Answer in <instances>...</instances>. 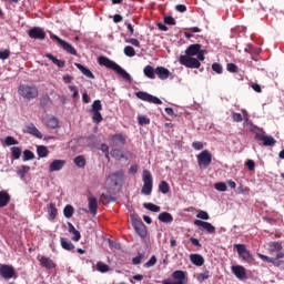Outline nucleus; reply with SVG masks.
<instances>
[{
  "label": "nucleus",
  "instance_id": "49",
  "mask_svg": "<svg viewBox=\"0 0 284 284\" xmlns=\"http://www.w3.org/2000/svg\"><path fill=\"white\" fill-rule=\"evenodd\" d=\"M140 125H150V120L145 115L138 116Z\"/></svg>",
  "mask_w": 284,
  "mask_h": 284
},
{
  "label": "nucleus",
  "instance_id": "61",
  "mask_svg": "<svg viewBox=\"0 0 284 284\" xmlns=\"http://www.w3.org/2000/svg\"><path fill=\"white\" fill-rule=\"evenodd\" d=\"M141 261H143V255L139 254L138 256L133 257L132 263L133 265H140Z\"/></svg>",
  "mask_w": 284,
  "mask_h": 284
},
{
  "label": "nucleus",
  "instance_id": "3",
  "mask_svg": "<svg viewBox=\"0 0 284 284\" xmlns=\"http://www.w3.org/2000/svg\"><path fill=\"white\" fill-rule=\"evenodd\" d=\"M252 132L255 134V139L257 141H262L263 145L266 148H273V145H276V139L272 135H267L263 129H258V126H253L251 129Z\"/></svg>",
  "mask_w": 284,
  "mask_h": 284
},
{
  "label": "nucleus",
  "instance_id": "6",
  "mask_svg": "<svg viewBox=\"0 0 284 284\" xmlns=\"http://www.w3.org/2000/svg\"><path fill=\"white\" fill-rule=\"evenodd\" d=\"M135 97L140 99L141 101H146V103H154V105H162L163 101L159 99L158 97H154L148 92L139 91L135 93Z\"/></svg>",
  "mask_w": 284,
  "mask_h": 284
},
{
  "label": "nucleus",
  "instance_id": "25",
  "mask_svg": "<svg viewBox=\"0 0 284 284\" xmlns=\"http://www.w3.org/2000/svg\"><path fill=\"white\" fill-rule=\"evenodd\" d=\"M60 243H61V247L63 250H67L68 252L74 250V244H72V242L65 237H61Z\"/></svg>",
  "mask_w": 284,
  "mask_h": 284
},
{
  "label": "nucleus",
  "instance_id": "17",
  "mask_svg": "<svg viewBox=\"0 0 284 284\" xmlns=\"http://www.w3.org/2000/svg\"><path fill=\"white\" fill-rule=\"evenodd\" d=\"M65 165V160H54L49 165V172H60Z\"/></svg>",
  "mask_w": 284,
  "mask_h": 284
},
{
  "label": "nucleus",
  "instance_id": "36",
  "mask_svg": "<svg viewBox=\"0 0 284 284\" xmlns=\"http://www.w3.org/2000/svg\"><path fill=\"white\" fill-rule=\"evenodd\" d=\"M28 172H30V166L28 165H22L18 171L17 174L18 176H20V179H24L26 174H28Z\"/></svg>",
  "mask_w": 284,
  "mask_h": 284
},
{
  "label": "nucleus",
  "instance_id": "2",
  "mask_svg": "<svg viewBox=\"0 0 284 284\" xmlns=\"http://www.w3.org/2000/svg\"><path fill=\"white\" fill-rule=\"evenodd\" d=\"M98 63H100V65H104V68L114 70V72H116V74H120V77H122V79H125V81H130L132 79L128 71H125L123 68H121V65L116 64V62L110 60L109 58L100 57L98 59Z\"/></svg>",
  "mask_w": 284,
  "mask_h": 284
},
{
  "label": "nucleus",
  "instance_id": "54",
  "mask_svg": "<svg viewBox=\"0 0 284 284\" xmlns=\"http://www.w3.org/2000/svg\"><path fill=\"white\" fill-rule=\"evenodd\" d=\"M212 70H213V72H216V74H222L223 67H221V64H219V63H213L212 64Z\"/></svg>",
  "mask_w": 284,
  "mask_h": 284
},
{
  "label": "nucleus",
  "instance_id": "27",
  "mask_svg": "<svg viewBox=\"0 0 284 284\" xmlns=\"http://www.w3.org/2000/svg\"><path fill=\"white\" fill-rule=\"evenodd\" d=\"M143 72L148 77V79H156V69H154V67L146 65Z\"/></svg>",
  "mask_w": 284,
  "mask_h": 284
},
{
  "label": "nucleus",
  "instance_id": "21",
  "mask_svg": "<svg viewBox=\"0 0 284 284\" xmlns=\"http://www.w3.org/2000/svg\"><path fill=\"white\" fill-rule=\"evenodd\" d=\"M75 68H78V70H80V72H82L87 79H94V73H92V71H90V69L85 68L83 64L75 63Z\"/></svg>",
  "mask_w": 284,
  "mask_h": 284
},
{
  "label": "nucleus",
  "instance_id": "34",
  "mask_svg": "<svg viewBox=\"0 0 284 284\" xmlns=\"http://www.w3.org/2000/svg\"><path fill=\"white\" fill-rule=\"evenodd\" d=\"M65 219H72L74 215V207L72 205H67L63 210Z\"/></svg>",
  "mask_w": 284,
  "mask_h": 284
},
{
  "label": "nucleus",
  "instance_id": "13",
  "mask_svg": "<svg viewBox=\"0 0 284 284\" xmlns=\"http://www.w3.org/2000/svg\"><path fill=\"white\" fill-rule=\"evenodd\" d=\"M30 39H38L39 41H43L45 39V31L40 27H33L28 31Z\"/></svg>",
  "mask_w": 284,
  "mask_h": 284
},
{
  "label": "nucleus",
  "instance_id": "64",
  "mask_svg": "<svg viewBox=\"0 0 284 284\" xmlns=\"http://www.w3.org/2000/svg\"><path fill=\"white\" fill-rule=\"evenodd\" d=\"M251 88H252L255 92H262V90H261V84L251 83Z\"/></svg>",
  "mask_w": 284,
  "mask_h": 284
},
{
  "label": "nucleus",
  "instance_id": "33",
  "mask_svg": "<svg viewBox=\"0 0 284 284\" xmlns=\"http://www.w3.org/2000/svg\"><path fill=\"white\" fill-rule=\"evenodd\" d=\"M37 152H38V156H40L41 159H45V156H48V154L50 153L48 151V148L44 145L38 146Z\"/></svg>",
  "mask_w": 284,
  "mask_h": 284
},
{
  "label": "nucleus",
  "instance_id": "57",
  "mask_svg": "<svg viewBox=\"0 0 284 284\" xmlns=\"http://www.w3.org/2000/svg\"><path fill=\"white\" fill-rule=\"evenodd\" d=\"M207 278H210V272H204V273H201L199 276H197V281H200V283H202V281H207Z\"/></svg>",
  "mask_w": 284,
  "mask_h": 284
},
{
  "label": "nucleus",
  "instance_id": "14",
  "mask_svg": "<svg viewBox=\"0 0 284 284\" xmlns=\"http://www.w3.org/2000/svg\"><path fill=\"white\" fill-rule=\"evenodd\" d=\"M231 271L233 272L234 276H236V278H239V281H245V278H247V272L241 265H233L231 267Z\"/></svg>",
  "mask_w": 284,
  "mask_h": 284
},
{
  "label": "nucleus",
  "instance_id": "9",
  "mask_svg": "<svg viewBox=\"0 0 284 284\" xmlns=\"http://www.w3.org/2000/svg\"><path fill=\"white\" fill-rule=\"evenodd\" d=\"M197 163L200 168H210V164L212 163V153L210 151L204 150L197 155Z\"/></svg>",
  "mask_w": 284,
  "mask_h": 284
},
{
  "label": "nucleus",
  "instance_id": "7",
  "mask_svg": "<svg viewBox=\"0 0 284 284\" xmlns=\"http://www.w3.org/2000/svg\"><path fill=\"white\" fill-rule=\"evenodd\" d=\"M172 280H164L162 284H186L185 272L183 271H174L172 273Z\"/></svg>",
  "mask_w": 284,
  "mask_h": 284
},
{
  "label": "nucleus",
  "instance_id": "53",
  "mask_svg": "<svg viewBox=\"0 0 284 284\" xmlns=\"http://www.w3.org/2000/svg\"><path fill=\"white\" fill-rule=\"evenodd\" d=\"M10 57V50L6 49V50H0V59L2 61H6V59H9Z\"/></svg>",
  "mask_w": 284,
  "mask_h": 284
},
{
  "label": "nucleus",
  "instance_id": "45",
  "mask_svg": "<svg viewBox=\"0 0 284 284\" xmlns=\"http://www.w3.org/2000/svg\"><path fill=\"white\" fill-rule=\"evenodd\" d=\"M124 54L125 57H136V51L133 47L128 45L124 48Z\"/></svg>",
  "mask_w": 284,
  "mask_h": 284
},
{
  "label": "nucleus",
  "instance_id": "35",
  "mask_svg": "<svg viewBox=\"0 0 284 284\" xmlns=\"http://www.w3.org/2000/svg\"><path fill=\"white\" fill-rule=\"evenodd\" d=\"M97 270H98V272L105 274V272H110V266L103 262H98Z\"/></svg>",
  "mask_w": 284,
  "mask_h": 284
},
{
  "label": "nucleus",
  "instance_id": "26",
  "mask_svg": "<svg viewBox=\"0 0 284 284\" xmlns=\"http://www.w3.org/2000/svg\"><path fill=\"white\" fill-rule=\"evenodd\" d=\"M10 203V194L4 191H0V207H6Z\"/></svg>",
  "mask_w": 284,
  "mask_h": 284
},
{
  "label": "nucleus",
  "instance_id": "55",
  "mask_svg": "<svg viewBox=\"0 0 284 284\" xmlns=\"http://www.w3.org/2000/svg\"><path fill=\"white\" fill-rule=\"evenodd\" d=\"M100 150L104 152L106 159H110V146L108 144H101Z\"/></svg>",
  "mask_w": 284,
  "mask_h": 284
},
{
  "label": "nucleus",
  "instance_id": "59",
  "mask_svg": "<svg viewBox=\"0 0 284 284\" xmlns=\"http://www.w3.org/2000/svg\"><path fill=\"white\" fill-rule=\"evenodd\" d=\"M153 265H156V256L154 255L145 263V267H153Z\"/></svg>",
  "mask_w": 284,
  "mask_h": 284
},
{
  "label": "nucleus",
  "instance_id": "11",
  "mask_svg": "<svg viewBox=\"0 0 284 284\" xmlns=\"http://www.w3.org/2000/svg\"><path fill=\"white\" fill-rule=\"evenodd\" d=\"M14 267L8 265V264H2L0 266V276L4 278L6 281H10V278H14Z\"/></svg>",
  "mask_w": 284,
  "mask_h": 284
},
{
  "label": "nucleus",
  "instance_id": "24",
  "mask_svg": "<svg viewBox=\"0 0 284 284\" xmlns=\"http://www.w3.org/2000/svg\"><path fill=\"white\" fill-rule=\"evenodd\" d=\"M159 221L162 223H172L174 221V217L169 212H162L158 216Z\"/></svg>",
  "mask_w": 284,
  "mask_h": 284
},
{
  "label": "nucleus",
  "instance_id": "12",
  "mask_svg": "<svg viewBox=\"0 0 284 284\" xmlns=\"http://www.w3.org/2000/svg\"><path fill=\"white\" fill-rule=\"evenodd\" d=\"M234 247L243 261H250L252 258V253L247 250V246L245 244H234Z\"/></svg>",
  "mask_w": 284,
  "mask_h": 284
},
{
  "label": "nucleus",
  "instance_id": "28",
  "mask_svg": "<svg viewBox=\"0 0 284 284\" xmlns=\"http://www.w3.org/2000/svg\"><path fill=\"white\" fill-rule=\"evenodd\" d=\"M48 214H49L50 221H54V219H57L58 210L53 203H50L48 205Z\"/></svg>",
  "mask_w": 284,
  "mask_h": 284
},
{
  "label": "nucleus",
  "instance_id": "50",
  "mask_svg": "<svg viewBox=\"0 0 284 284\" xmlns=\"http://www.w3.org/2000/svg\"><path fill=\"white\" fill-rule=\"evenodd\" d=\"M125 43H131V45H134V48H141V42L134 38L126 39Z\"/></svg>",
  "mask_w": 284,
  "mask_h": 284
},
{
  "label": "nucleus",
  "instance_id": "62",
  "mask_svg": "<svg viewBox=\"0 0 284 284\" xmlns=\"http://www.w3.org/2000/svg\"><path fill=\"white\" fill-rule=\"evenodd\" d=\"M192 148H194V150H203V142H193Z\"/></svg>",
  "mask_w": 284,
  "mask_h": 284
},
{
  "label": "nucleus",
  "instance_id": "22",
  "mask_svg": "<svg viewBox=\"0 0 284 284\" xmlns=\"http://www.w3.org/2000/svg\"><path fill=\"white\" fill-rule=\"evenodd\" d=\"M27 133L32 134L37 139H43V135H41V132L39 131V129H37L34 124L27 125Z\"/></svg>",
  "mask_w": 284,
  "mask_h": 284
},
{
  "label": "nucleus",
  "instance_id": "51",
  "mask_svg": "<svg viewBox=\"0 0 284 284\" xmlns=\"http://www.w3.org/2000/svg\"><path fill=\"white\" fill-rule=\"evenodd\" d=\"M232 120L235 123H241V121H243V115L241 113L233 112L232 113Z\"/></svg>",
  "mask_w": 284,
  "mask_h": 284
},
{
  "label": "nucleus",
  "instance_id": "44",
  "mask_svg": "<svg viewBox=\"0 0 284 284\" xmlns=\"http://www.w3.org/2000/svg\"><path fill=\"white\" fill-rule=\"evenodd\" d=\"M11 154L16 160L21 159V149L19 146H12Z\"/></svg>",
  "mask_w": 284,
  "mask_h": 284
},
{
  "label": "nucleus",
  "instance_id": "40",
  "mask_svg": "<svg viewBox=\"0 0 284 284\" xmlns=\"http://www.w3.org/2000/svg\"><path fill=\"white\" fill-rule=\"evenodd\" d=\"M159 190L162 192V194H168V192H170V184H168L165 181H162L159 185Z\"/></svg>",
  "mask_w": 284,
  "mask_h": 284
},
{
  "label": "nucleus",
  "instance_id": "39",
  "mask_svg": "<svg viewBox=\"0 0 284 284\" xmlns=\"http://www.w3.org/2000/svg\"><path fill=\"white\" fill-rule=\"evenodd\" d=\"M92 113L93 123H101V121H103V115H101V111H92Z\"/></svg>",
  "mask_w": 284,
  "mask_h": 284
},
{
  "label": "nucleus",
  "instance_id": "31",
  "mask_svg": "<svg viewBox=\"0 0 284 284\" xmlns=\"http://www.w3.org/2000/svg\"><path fill=\"white\" fill-rule=\"evenodd\" d=\"M111 156H113V159H116L118 161H121V159H124V154L121 151V149L119 148H112L111 150Z\"/></svg>",
  "mask_w": 284,
  "mask_h": 284
},
{
  "label": "nucleus",
  "instance_id": "4",
  "mask_svg": "<svg viewBox=\"0 0 284 284\" xmlns=\"http://www.w3.org/2000/svg\"><path fill=\"white\" fill-rule=\"evenodd\" d=\"M18 94L23 99L31 101V99H37V97H39V89H37V85L34 84H20L18 88Z\"/></svg>",
  "mask_w": 284,
  "mask_h": 284
},
{
  "label": "nucleus",
  "instance_id": "37",
  "mask_svg": "<svg viewBox=\"0 0 284 284\" xmlns=\"http://www.w3.org/2000/svg\"><path fill=\"white\" fill-rule=\"evenodd\" d=\"M143 206L145 210H149L150 212H161V206L155 205L153 203H144Z\"/></svg>",
  "mask_w": 284,
  "mask_h": 284
},
{
  "label": "nucleus",
  "instance_id": "38",
  "mask_svg": "<svg viewBox=\"0 0 284 284\" xmlns=\"http://www.w3.org/2000/svg\"><path fill=\"white\" fill-rule=\"evenodd\" d=\"M102 110L103 105L101 104V100L93 101L91 112H101Z\"/></svg>",
  "mask_w": 284,
  "mask_h": 284
},
{
  "label": "nucleus",
  "instance_id": "56",
  "mask_svg": "<svg viewBox=\"0 0 284 284\" xmlns=\"http://www.w3.org/2000/svg\"><path fill=\"white\" fill-rule=\"evenodd\" d=\"M258 258L266 261V263H274V257L266 256L264 254L257 253Z\"/></svg>",
  "mask_w": 284,
  "mask_h": 284
},
{
  "label": "nucleus",
  "instance_id": "19",
  "mask_svg": "<svg viewBox=\"0 0 284 284\" xmlns=\"http://www.w3.org/2000/svg\"><path fill=\"white\" fill-rule=\"evenodd\" d=\"M40 265L42 267H45V270H54V267H57V264H54V261H52V258L48 256H42L40 258Z\"/></svg>",
  "mask_w": 284,
  "mask_h": 284
},
{
  "label": "nucleus",
  "instance_id": "20",
  "mask_svg": "<svg viewBox=\"0 0 284 284\" xmlns=\"http://www.w3.org/2000/svg\"><path fill=\"white\" fill-rule=\"evenodd\" d=\"M190 261L191 263H193V265H196L197 267H201L205 263V260L201 254H191Z\"/></svg>",
  "mask_w": 284,
  "mask_h": 284
},
{
  "label": "nucleus",
  "instance_id": "8",
  "mask_svg": "<svg viewBox=\"0 0 284 284\" xmlns=\"http://www.w3.org/2000/svg\"><path fill=\"white\" fill-rule=\"evenodd\" d=\"M50 39H52L53 41H57V43H59V45H61V48L63 50H65V52H69V54L77 55V49H74V47H72V44H70V43L65 42L63 39L59 38L57 34L51 33Z\"/></svg>",
  "mask_w": 284,
  "mask_h": 284
},
{
  "label": "nucleus",
  "instance_id": "16",
  "mask_svg": "<svg viewBox=\"0 0 284 284\" xmlns=\"http://www.w3.org/2000/svg\"><path fill=\"white\" fill-rule=\"evenodd\" d=\"M125 145V136L122 134H115L111 138L112 148H123Z\"/></svg>",
  "mask_w": 284,
  "mask_h": 284
},
{
  "label": "nucleus",
  "instance_id": "41",
  "mask_svg": "<svg viewBox=\"0 0 284 284\" xmlns=\"http://www.w3.org/2000/svg\"><path fill=\"white\" fill-rule=\"evenodd\" d=\"M122 176H123V173L118 172V173L111 174L110 179H111V181H113L114 185H119V182L121 181Z\"/></svg>",
  "mask_w": 284,
  "mask_h": 284
},
{
  "label": "nucleus",
  "instance_id": "52",
  "mask_svg": "<svg viewBox=\"0 0 284 284\" xmlns=\"http://www.w3.org/2000/svg\"><path fill=\"white\" fill-rule=\"evenodd\" d=\"M164 23H166V26H176V20H174L172 16H168L164 18Z\"/></svg>",
  "mask_w": 284,
  "mask_h": 284
},
{
  "label": "nucleus",
  "instance_id": "10",
  "mask_svg": "<svg viewBox=\"0 0 284 284\" xmlns=\"http://www.w3.org/2000/svg\"><path fill=\"white\" fill-rule=\"evenodd\" d=\"M131 219L132 226L134 227L136 234H139L141 239H145V236H148V230H145V224H143L142 221L134 219V216H131Z\"/></svg>",
  "mask_w": 284,
  "mask_h": 284
},
{
  "label": "nucleus",
  "instance_id": "30",
  "mask_svg": "<svg viewBox=\"0 0 284 284\" xmlns=\"http://www.w3.org/2000/svg\"><path fill=\"white\" fill-rule=\"evenodd\" d=\"M47 125L48 128L55 130V128H59V120L55 116H49L47 118Z\"/></svg>",
  "mask_w": 284,
  "mask_h": 284
},
{
  "label": "nucleus",
  "instance_id": "42",
  "mask_svg": "<svg viewBox=\"0 0 284 284\" xmlns=\"http://www.w3.org/2000/svg\"><path fill=\"white\" fill-rule=\"evenodd\" d=\"M214 189L217 190V192H227V184H225V182H217L214 184Z\"/></svg>",
  "mask_w": 284,
  "mask_h": 284
},
{
  "label": "nucleus",
  "instance_id": "1",
  "mask_svg": "<svg viewBox=\"0 0 284 284\" xmlns=\"http://www.w3.org/2000/svg\"><path fill=\"white\" fill-rule=\"evenodd\" d=\"M206 50H201V44H191L184 55H180L181 65L196 70L201 68V61H205Z\"/></svg>",
  "mask_w": 284,
  "mask_h": 284
},
{
  "label": "nucleus",
  "instance_id": "15",
  "mask_svg": "<svg viewBox=\"0 0 284 284\" xmlns=\"http://www.w3.org/2000/svg\"><path fill=\"white\" fill-rule=\"evenodd\" d=\"M193 224L196 225L197 227H203V230H205L207 234H214V232H216V227H214V225H212V223L210 222L195 220Z\"/></svg>",
  "mask_w": 284,
  "mask_h": 284
},
{
  "label": "nucleus",
  "instance_id": "32",
  "mask_svg": "<svg viewBox=\"0 0 284 284\" xmlns=\"http://www.w3.org/2000/svg\"><path fill=\"white\" fill-rule=\"evenodd\" d=\"M268 250L270 252H281V250H283V244L280 242H271L268 244Z\"/></svg>",
  "mask_w": 284,
  "mask_h": 284
},
{
  "label": "nucleus",
  "instance_id": "63",
  "mask_svg": "<svg viewBox=\"0 0 284 284\" xmlns=\"http://www.w3.org/2000/svg\"><path fill=\"white\" fill-rule=\"evenodd\" d=\"M227 70H229V72H237L239 67H236V64H234V63H230V64H227Z\"/></svg>",
  "mask_w": 284,
  "mask_h": 284
},
{
  "label": "nucleus",
  "instance_id": "58",
  "mask_svg": "<svg viewBox=\"0 0 284 284\" xmlns=\"http://www.w3.org/2000/svg\"><path fill=\"white\" fill-rule=\"evenodd\" d=\"M69 90L73 92L72 99H77L79 97V89H77V85H69Z\"/></svg>",
  "mask_w": 284,
  "mask_h": 284
},
{
  "label": "nucleus",
  "instance_id": "18",
  "mask_svg": "<svg viewBox=\"0 0 284 284\" xmlns=\"http://www.w3.org/2000/svg\"><path fill=\"white\" fill-rule=\"evenodd\" d=\"M155 74L161 79V81L170 79V70L165 69V67L155 68Z\"/></svg>",
  "mask_w": 284,
  "mask_h": 284
},
{
  "label": "nucleus",
  "instance_id": "60",
  "mask_svg": "<svg viewBox=\"0 0 284 284\" xmlns=\"http://www.w3.org/2000/svg\"><path fill=\"white\" fill-rule=\"evenodd\" d=\"M255 163H254V160H247L246 161V168L247 170H250V172H254V168H255Z\"/></svg>",
  "mask_w": 284,
  "mask_h": 284
},
{
  "label": "nucleus",
  "instance_id": "47",
  "mask_svg": "<svg viewBox=\"0 0 284 284\" xmlns=\"http://www.w3.org/2000/svg\"><path fill=\"white\" fill-rule=\"evenodd\" d=\"M196 219H201L202 221H210V214L205 211H199L196 214Z\"/></svg>",
  "mask_w": 284,
  "mask_h": 284
},
{
  "label": "nucleus",
  "instance_id": "23",
  "mask_svg": "<svg viewBox=\"0 0 284 284\" xmlns=\"http://www.w3.org/2000/svg\"><path fill=\"white\" fill-rule=\"evenodd\" d=\"M89 210L91 214H97V210H99V201L97 197H89Z\"/></svg>",
  "mask_w": 284,
  "mask_h": 284
},
{
  "label": "nucleus",
  "instance_id": "43",
  "mask_svg": "<svg viewBox=\"0 0 284 284\" xmlns=\"http://www.w3.org/2000/svg\"><path fill=\"white\" fill-rule=\"evenodd\" d=\"M73 161L78 168H85V159L82 155L74 158Z\"/></svg>",
  "mask_w": 284,
  "mask_h": 284
},
{
  "label": "nucleus",
  "instance_id": "46",
  "mask_svg": "<svg viewBox=\"0 0 284 284\" xmlns=\"http://www.w3.org/2000/svg\"><path fill=\"white\" fill-rule=\"evenodd\" d=\"M4 144L10 146V145H19V141H17L13 136H7L4 139Z\"/></svg>",
  "mask_w": 284,
  "mask_h": 284
},
{
  "label": "nucleus",
  "instance_id": "48",
  "mask_svg": "<svg viewBox=\"0 0 284 284\" xmlns=\"http://www.w3.org/2000/svg\"><path fill=\"white\" fill-rule=\"evenodd\" d=\"M34 159V153L30 150H24L23 151V161H32Z\"/></svg>",
  "mask_w": 284,
  "mask_h": 284
},
{
  "label": "nucleus",
  "instance_id": "29",
  "mask_svg": "<svg viewBox=\"0 0 284 284\" xmlns=\"http://www.w3.org/2000/svg\"><path fill=\"white\" fill-rule=\"evenodd\" d=\"M47 59H50L54 65H58V68H63L65 65V61L57 59L54 55L51 53L45 54Z\"/></svg>",
  "mask_w": 284,
  "mask_h": 284
},
{
  "label": "nucleus",
  "instance_id": "5",
  "mask_svg": "<svg viewBox=\"0 0 284 284\" xmlns=\"http://www.w3.org/2000/svg\"><path fill=\"white\" fill-rule=\"evenodd\" d=\"M143 186L141 192L145 196H150L152 194L153 181H152V173L148 170L143 171L142 175Z\"/></svg>",
  "mask_w": 284,
  "mask_h": 284
}]
</instances>
